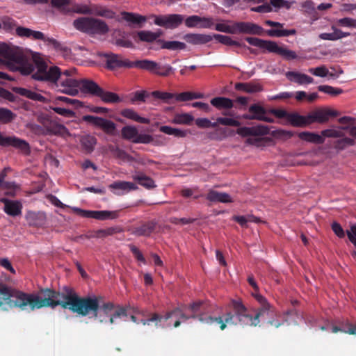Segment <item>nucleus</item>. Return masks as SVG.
<instances>
[{
    "mask_svg": "<svg viewBox=\"0 0 356 356\" xmlns=\"http://www.w3.org/2000/svg\"><path fill=\"white\" fill-rule=\"evenodd\" d=\"M0 63L8 65L13 71H19L23 75L33 74L35 80L45 81L58 92L71 96L76 95L79 91L98 97L106 104L122 102L118 94L106 91L95 81L86 79H77L74 74L76 70L72 68L60 71L57 66L49 67L39 54H34L29 58L18 51L5 44H0Z\"/></svg>",
    "mask_w": 356,
    "mask_h": 356,
    "instance_id": "nucleus-1",
    "label": "nucleus"
},
{
    "mask_svg": "<svg viewBox=\"0 0 356 356\" xmlns=\"http://www.w3.org/2000/svg\"><path fill=\"white\" fill-rule=\"evenodd\" d=\"M63 290L60 293L49 288L42 289L38 294L35 309L61 306L63 309H67L82 316L92 314L95 319L101 323L109 322L111 312L115 307L114 303L107 302L100 305L96 296L80 297L72 289L64 287Z\"/></svg>",
    "mask_w": 356,
    "mask_h": 356,
    "instance_id": "nucleus-2",
    "label": "nucleus"
},
{
    "mask_svg": "<svg viewBox=\"0 0 356 356\" xmlns=\"http://www.w3.org/2000/svg\"><path fill=\"white\" fill-rule=\"evenodd\" d=\"M252 296L259 304V307L254 309V315L250 314L248 309L241 300H233L232 301V311L228 312L224 315V322L226 323V325L256 327L259 325L261 317L264 316H277L275 308L269 303L264 296L258 293H252Z\"/></svg>",
    "mask_w": 356,
    "mask_h": 356,
    "instance_id": "nucleus-3",
    "label": "nucleus"
},
{
    "mask_svg": "<svg viewBox=\"0 0 356 356\" xmlns=\"http://www.w3.org/2000/svg\"><path fill=\"white\" fill-rule=\"evenodd\" d=\"M203 306L202 302L197 301L190 304L188 307H175L165 313L164 321H167L172 317L173 314H177L179 315V320L181 319L183 321L191 318L197 319L200 323L208 325H219L220 329L224 330L226 328V323L224 322L223 317L221 316H213L204 311Z\"/></svg>",
    "mask_w": 356,
    "mask_h": 356,
    "instance_id": "nucleus-4",
    "label": "nucleus"
},
{
    "mask_svg": "<svg viewBox=\"0 0 356 356\" xmlns=\"http://www.w3.org/2000/svg\"><path fill=\"white\" fill-rule=\"evenodd\" d=\"M38 294L26 293L0 284V310L19 308L22 311L35 310Z\"/></svg>",
    "mask_w": 356,
    "mask_h": 356,
    "instance_id": "nucleus-5",
    "label": "nucleus"
},
{
    "mask_svg": "<svg viewBox=\"0 0 356 356\" xmlns=\"http://www.w3.org/2000/svg\"><path fill=\"white\" fill-rule=\"evenodd\" d=\"M245 40L250 44L262 49H265L270 53H275L282 56L286 60H293L298 58L294 51L280 47L277 44L271 40H264L258 38L247 37Z\"/></svg>",
    "mask_w": 356,
    "mask_h": 356,
    "instance_id": "nucleus-6",
    "label": "nucleus"
},
{
    "mask_svg": "<svg viewBox=\"0 0 356 356\" xmlns=\"http://www.w3.org/2000/svg\"><path fill=\"white\" fill-rule=\"evenodd\" d=\"M73 25L77 30L88 34L104 35L108 31V26L104 21L91 17L78 18Z\"/></svg>",
    "mask_w": 356,
    "mask_h": 356,
    "instance_id": "nucleus-7",
    "label": "nucleus"
},
{
    "mask_svg": "<svg viewBox=\"0 0 356 356\" xmlns=\"http://www.w3.org/2000/svg\"><path fill=\"white\" fill-rule=\"evenodd\" d=\"M269 129L267 127L259 125L256 127H243L237 129L236 133L243 136L248 137L245 143L249 145L260 147L264 145V140L261 136L268 134Z\"/></svg>",
    "mask_w": 356,
    "mask_h": 356,
    "instance_id": "nucleus-8",
    "label": "nucleus"
},
{
    "mask_svg": "<svg viewBox=\"0 0 356 356\" xmlns=\"http://www.w3.org/2000/svg\"><path fill=\"white\" fill-rule=\"evenodd\" d=\"M131 68L136 67L147 70L161 76H168L174 72V69L168 64L161 65L158 63L148 59L131 61Z\"/></svg>",
    "mask_w": 356,
    "mask_h": 356,
    "instance_id": "nucleus-9",
    "label": "nucleus"
},
{
    "mask_svg": "<svg viewBox=\"0 0 356 356\" xmlns=\"http://www.w3.org/2000/svg\"><path fill=\"white\" fill-rule=\"evenodd\" d=\"M82 120L89 124L100 129L107 135L115 136L116 134V124L110 120L90 115H83Z\"/></svg>",
    "mask_w": 356,
    "mask_h": 356,
    "instance_id": "nucleus-10",
    "label": "nucleus"
},
{
    "mask_svg": "<svg viewBox=\"0 0 356 356\" xmlns=\"http://www.w3.org/2000/svg\"><path fill=\"white\" fill-rule=\"evenodd\" d=\"M121 136L123 139L136 144H149L153 141V137L151 135L139 134L137 128L131 125H127L122 128Z\"/></svg>",
    "mask_w": 356,
    "mask_h": 356,
    "instance_id": "nucleus-11",
    "label": "nucleus"
},
{
    "mask_svg": "<svg viewBox=\"0 0 356 356\" xmlns=\"http://www.w3.org/2000/svg\"><path fill=\"white\" fill-rule=\"evenodd\" d=\"M104 62L107 69L114 70L124 67L131 68V61L122 56L115 54H104Z\"/></svg>",
    "mask_w": 356,
    "mask_h": 356,
    "instance_id": "nucleus-12",
    "label": "nucleus"
},
{
    "mask_svg": "<svg viewBox=\"0 0 356 356\" xmlns=\"http://www.w3.org/2000/svg\"><path fill=\"white\" fill-rule=\"evenodd\" d=\"M184 17L179 14L160 15L155 17L154 24L166 29H176L182 24Z\"/></svg>",
    "mask_w": 356,
    "mask_h": 356,
    "instance_id": "nucleus-13",
    "label": "nucleus"
},
{
    "mask_svg": "<svg viewBox=\"0 0 356 356\" xmlns=\"http://www.w3.org/2000/svg\"><path fill=\"white\" fill-rule=\"evenodd\" d=\"M263 28L256 24L247 22H233V34L261 35Z\"/></svg>",
    "mask_w": 356,
    "mask_h": 356,
    "instance_id": "nucleus-14",
    "label": "nucleus"
},
{
    "mask_svg": "<svg viewBox=\"0 0 356 356\" xmlns=\"http://www.w3.org/2000/svg\"><path fill=\"white\" fill-rule=\"evenodd\" d=\"M339 115V112L334 110L328 108H318L308 115L309 124L318 122L323 124L329 120L330 117H337Z\"/></svg>",
    "mask_w": 356,
    "mask_h": 356,
    "instance_id": "nucleus-15",
    "label": "nucleus"
},
{
    "mask_svg": "<svg viewBox=\"0 0 356 356\" xmlns=\"http://www.w3.org/2000/svg\"><path fill=\"white\" fill-rule=\"evenodd\" d=\"M0 145L2 147H13L24 153L29 152V145L24 140L20 139L15 136H5L0 133Z\"/></svg>",
    "mask_w": 356,
    "mask_h": 356,
    "instance_id": "nucleus-16",
    "label": "nucleus"
},
{
    "mask_svg": "<svg viewBox=\"0 0 356 356\" xmlns=\"http://www.w3.org/2000/svg\"><path fill=\"white\" fill-rule=\"evenodd\" d=\"M265 24L272 27H276L277 29H269L266 31L268 35L270 37H286L289 35H296L297 31L296 29H282L284 24L280 22H273L271 20H266Z\"/></svg>",
    "mask_w": 356,
    "mask_h": 356,
    "instance_id": "nucleus-17",
    "label": "nucleus"
},
{
    "mask_svg": "<svg viewBox=\"0 0 356 356\" xmlns=\"http://www.w3.org/2000/svg\"><path fill=\"white\" fill-rule=\"evenodd\" d=\"M1 201L4 204L3 211L7 215L12 217L22 215L23 205L20 201L7 198H2Z\"/></svg>",
    "mask_w": 356,
    "mask_h": 356,
    "instance_id": "nucleus-18",
    "label": "nucleus"
},
{
    "mask_svg": "<svg viewBox=\"0 0 356 356\" xmlns=\"http://www.w3.org/2000/svg\"><path fill=\"white\" fill-rule=\"evenodd\" d=\"M109 188L112 190L114 194L117 195H123L131 191H136L138 186L129 181H116L108 186Z\"/></svg>",
    "mask_w": 356,
    "mask_h": 356,
    "instance_id": "nucleus-19",
    "label": "nucleus"
},
{
    "mask_svg": "<svg viewBox=\"0 0 356 356\" xmlns=\"http://www.w3.org/2000/svg\"><path fill=\"white\" fill-rule=\"evenodd\" d=\"M213 35L202 33H187L184 35V40L191 44H204L213 40Z\"/></svg>",
    "mask_w": 356,
    "mask_h": 356,
    "instance_id": "nucleus-20",
    "label": "nucleus"
},
{
    "mask_svg": "<svg viewBox=\"0 0 356 356\" xmlns=\"http://www.w3.org/2000/svg\"><path fill=\"white\" fill-rule=\"evenodd\" d=\"M26 220L29 225L40 227L45 225L47 222V216L44 212L42 211H29L26 215Z\"/></svg>",
    "mask_w": 356,
    "mask_h": 356,
    "instance_id": "nucleus-21",
    "label": "nucleus"
},
{
    "mask_svg": "<svg viewBox=\"0 0 356 356\" xmlns=\"http://www.w3.org/2000/svg\"><path fill=\"white\" fill-rule=\"evenodd\" d=\"M156 222L150 220L135 227L133 234L138 236H149L155 230Z\"/></svg>",
    "mask_w": 356,
    "mask_h": 356,
    "instance_id": "nucleus-22",
    "label": "nucleus"
},
{
    "mask_svg": "<svg viewBox=\"0 0 356 356\" xmlns=\"http://www.w3.org/2000/svg\"><path fill=\"white\" fill-rule=\"evenodd\" d=\"M74 213L83 218H94L99 220H105V210L104 211H90L84 210L78 207H73Z\"/></svg>",
    "mask_w": 356,
    "mask_h": 356,
    "instance_id": "nucleus-23",
    "label": "nucleus"
},
{
    "mask_svg": "<svg viewBox=\"0 0 356 356\" xmlns=\"http://www.w3.org/2000/svg\"><path fill=\"white\" fill-rule=\"evenodd\" d=\"M286 78L291 81L296 82L300 85L309 84L314 82V79L305 74L297 72H287L286 73Z\"/></svg>",
    "mask_w": 356,
    "mask_h": 356,
    "instance_id": "nucleus-24",
    "label": "nucleus"
},
{
    "mask_svg": "<svg viewBox=\"0 0 356 356\" xmlns=\"http://www.w3.org/2000/svg\"><path fill=\"white\" fill-rule=\"evenodd\" d=\"M249 114H245L243 118L247 120H258L264 119L263 117L266 114V109L261 106L254 104L249 107Z\"/></svg>",
    "mask_w": 356,
    "mask_h": 356,
    "instance_id": "nucleus-25",
    "label": "nucleus"
},
{
    "mask_svg": "<svg viewBox=\"0 0 356 356\" xmlns=\"http://www.w3.org/2000/svg\"><path fill=\"white\" fill-rule=\"evenodd\" d=\"M207 200L212 202H232L230 195L226 193H221L214 190H210L206 197Z\"/></svg>",
    "mask_w": 356,
    "mask_h": 356,
    "instance_id": "nucleus-26",
    "label": "nucleus"
},
{
    "mask_svg": "<svg viewBox=\"0 0 356 356\" xmlns=\"http://www.w3.org/2000/svg\"><path fill=\"white\" fill-rule=\"evenodd\" d=\"M234 88L238 91H243L248 93H255L263 90V87L261 84L257 83H236Z\"/></svg>",
    "mask_w": 356,
    "mask_h": 356,
    "instance_id": "nucleus-27",
    "label": "nucleus"
},
{
    "mask_svg": "<svg viewBox=\"0 0 356 356\" xmlns=\"http://www.w3.org/2000/svg\"><path fill=\"white\" fill-rule=\"evenodd\" d=\"M13 90L24 97H26L31 100L40 102H44L46 101V98L42 96L41 94L38 93L35 91L23 88H19L16 87L13 88Z\"/></svg>",
    "mask_w": 356,
    "mask_h": 356,
    "instance_id": "nucleus-28",
    "label": "nucleus"
},
{
    "mask_svg": "<svg viewBox=\"0 0 356 356\" xmlns=\"http://www.w3.org/2000/svg\"><path fill=\"white\" fill-rule=\"evenodd\" d=\"M46 129L48 133L62 137L70 136L68 129L63 124L55 122H50L47 126Z\"/></svg>",
    "mask_w": 356,
    "mask_h": 356,
    "instance_id": "nucleus-29",
    "label": "nucleus"
},
{
    "mask_svg": "<svg viewBox=\"0 0 356 356\" xmlns=\"http://www.w3.org/2000/svg\"><path fill=\"white\" fill-rule=\"evenodd\" d=\"M133 179L146 189L151 190L156 187L154 181L144 173L138 172L133 176Z\"/></svg>",
    "mask_w": 356,
    "mask_h": 356,
    "instance_id": "nucleus-30",
    "label": "nucleus"
},
{
    "mask_svg": "<svg viewBox=\"0 0 356 356\" xmlns=\"http://www.w3.org/2000/svg\"><path fill=\"white\" fill-rule=\"evenodd\" d=\"M332 33H323L319 35V38L324 40H337L339 39L350 35V33L343 32L341 30L337 29L334 26H332Z\"/></svg>",
    "mask_w": 356,
    "mask_h": 356,
    "instance_id": "nucleus-31",
    "label": "nucleus"
},
{
    "mask_svg": "<svg viewBox=\"0 0 356 356\" xmlns=\"http://www.w3.org/2000/svg\"><path fill=\"white\" fill-rule=\"evenodd\" d=\"M298 137L302 140L317 145L323 144L325 141L324 138L322 136V134L319 135L309 131L300 132L298 134Z\"/></svg>",
    "mask_w": 356,
    "mask_h": 356,
    "instance_id": "nucleus-32",
    "label": "nucleus"
},
{
    "mask_svg": "<svg viewBox=\"0 0 356 356\" xmlns=\"http://www.w3.org/2000/svg\"><path fill=\"white\" fill-rule=\"evenodd\" d=\"M287 120L293 127H302L309 124L308 115L305 117L298 113H290Z\"/></svg>",
    "mask_w": 356,
    "mask_h": 356,
    "instance_id": "nucleus-33",
    "label": "nucleus"
},
{
    "mask_svg": "<svg viewBox=\"0 0 356 356\" xmlns=\"http://www.w3.org/2000/svg\"><path fill=\"white\" fill-rule=\"evenodd\" d=\"M211 104L219 110L230 109L234 106L233 101L224 97H217L211 99Z\"/></svg>",
    "mask_w": 356,
    "mask_h": 356,
    "instance_id": "nucleus-34",
    "label": "nucleus"
},
{
    "mask_svg": "<svg viewBox=\"0 0 356 356\" xmlns=\"http://www.w3.org/2000/svg\"><path fill=\"white\" fill-rule=\"evenodd\" d=\"M108 150L112 154L113 157L124 162L132 161L134 160L131 155L127 154L124 150L120 149L118 146L110 145L108 146Z\"/></svg>",
    "mask_w": 356,
    "mask_h": 356,
    "instance_id": "nucleus-35",
    "label": "nucleus"
},
{
    "mask_svg": "<svg viewBox=\"0 0 356 356\" xmlns=\"http://www.w3.org/2000/svg\"><path fill=\"white\" fill-rule=\"evenodd\" d=\"M120 231L121 229L118 227H111L106 229H98L94 232V234H92L90 236L81 235L79 237L86 238H90L91 237L104 238L108 236H112L114 234L120 232Z\"/></svg>",
    "mask_w": 356,
    "mask_h": 356,
    "instance_id": "nucleus-36",
    "label": "nucleus"
},
{
    "mask_svg": "<svg viewBox=\"0 0 356 356\" xmlns=\"http://www.w3.org/2000/svg\"><path fill=\"white\" fill-rule=\"evenodd\" d=\"M80 143L82 148L87 153L92 152L97 143V138L91 135H85L81 137Z\"/></svg>",
    "mask_w": 356,
    "mask_h": 356,
    "instance_id": "nucleus-37",
    "label": "nucleus"
},
{
    "mask_svg": "<svg viewBox=\"0 0 356 356\" xmlns=\"http://www.w3.org/2000/svg\"><path fill=\"white\" fill-rule=\"evenodd\" d=\"M121 115L126 118L133 120L139 123L149 124L150 122L149 119L140 116L136 111L131 108L122 110Z\"/></svg>",
    "mask_w": 356,
    "mask_h": 356,
    "instance_id": "nucleus-38",
    "label": "nucleus"
},
{
    "mask_svg": "<svg viewBox=\"0 0 356 356\" xmlns=\"http://www.w3.org/2000/svg\"><path fill=\"white\" fill-rule=\"evenodd\" d=\"M159 131L168 135H172L177 138H185L189 133V131L187 129L182 130L170 126H161L159 128Z\"/></svg>",
    "mask_w": 356,
    "mask_h": 356,
    "instance_id": "nucleus-39",
    "label": "nucleus"
},
{
    "mask_svg": "<svg viewBox=\"0 0 356 356\" xmlns=\"http://www.w3.org/2000/svg\"><path fill=\"white\" fill-rule=\"evenodd\" d=\"M160 35V32L154 33L150 31H140L136 33V36L138 37V40L146 42H152L157 40Z\"/></svg>",
    "mask_w": 356,
    "mask_h": 356,
    "instance_id": "nucleus-40",
    "label": "nucleus"
},
{
    "mask_svg": "<svg viewBox=\"0 0 356 356\" xmlns=\"http://www.w3.org/2000/svg\"><path fill=\"white\" fill-rule=\"evenodd\" d=\"M122 18L129 22L134 24H140L146 21V17L134 13L122 12Z\"/></svg>",
    "mask_w": 356,
    "mask_h": 356,
    "instance_id": "nucleus-41",
    "label": "nucleus"
},
{
    "mask_svg": "<svg viewBox=\"0 0 356 356\" xmlns=\"http://www.w3.org/2000/svg\"><path fill=\"white\" fill-rule=\"evenodd\" d=\"M157 42L162 44V49H166L170 50H182L185 49L186 47V45L184 42L179 41H165L162 40H159Z\"/></svg>",
    "mask_w": 356,
    "mask_h": 356,
    "instance_id": "nucleus-42",
    "label": "nucleus"
},
{
    "mask_svg": "<svg viewBox=\"0 0 356 356\" xmlns=\"http://www.w3.org/2000/svg\"><path fill=\"white\" fill-rule=\"evenodd\" d=\"M194 120V118L189 113L176 114L172 120V122L175 124L190 125Z\"/></svg>",
    "mask_w": 356,
    "mask_h": 356,
    "instance_id": "nucleus-43",
    "label": "nucleus"
},
{
    "mask_svg": "<svg viewBox=\"0 0 356 356\" xmlns=\"http://www.w3.org/2000/svg\"><path fill=\"white\" fill-rule=\"evenodd\" d=\"M202 97V94L193 92H184L177 95L175 94V100L177 102H186L195 99H200Z\"/></svg>",
    "mask_w": 356,
    "mask_h": 356,
    "instance_id": "nucleus-44",
    "label": "nucleus"
},
{
    "mask_svg": "<svg viewBox=\"0 0 356 356\" xmlns=\"http://www.w3.org/2000/svg\"><path fill=\"white\" fill-rule=\"evenodd\" d=\"M213 38H215L221 44H223L227 46H235L238 47H241L243 46V44L238 42L232 39L231 37L227 35H223L220 34H213Z\"/></svg>",
    "mask_w": 356,
    "mask_h": 356,
    "instance_id": "nucleus-45",
    "label": "nucleus"
},
{
    "mask_svg": "<svg viewBox=\"0 0 356 356\" xmlns=\"http://www.w3.org/2000/svg\"><path fill=\"white\" fill-rule=\"evenodd\" d=\"M34 40H40L51 44L55 48H58L60 45L59 42L51 38H47L42 32L32 30L31 37Z\"/></svg>",
    "mask_w": 356,
    "mask_h": 356,
    "instance_id": "nucleus-46",
    "label": "nucleus"
},
{
    "mask_svg": "<svg viewBox=\"0 0 356 356\" xmlns=\"http://www.w3.org/2000/svg\"><path fill=\"white\" fill-rule=\"evenodd\" d=\"M113 310V313L111 314V316L109 318V323L111 324L114 323L115 319L117 318L127 316V309L122 306L119 305H115V307Z\"/></svg>",
    "mask_w": 356,
    "mask_h": 356,
    "instance_id": "nucleus-47",
    "label": "nucleus"
},
{
    "mask_svg": "<svg viewBox=\"0 0 356 356\" xmlns=\"http://www.w3.org/2000/svg\"><path fill=\"white\" fill-rule=\"evenodd\" d=\"M355 144V141L354 139L344 137L341 139L337 140L334 143V148L339 150H343L346 149L348 146H353Z\"/></svg>",
    "mask_w": 356,
    "mask_h": 356,
    "instance_id": "nucleus-48",
    "label": "nucleus"
},
{
    "mask_svg": "<svg viewBox=\"0 0 356 356\" xmlns=\"http://www.w3.org/2000/svg\"><path fill=\"white\" fill-rule=\"evenodd\" d=\"M152 95L157 99L163 100L165 103L170 104L172 99L175 98V94L167 92H161L159 90L153 91Z\"/></svg>",
    "mask_w": 356,
    "mask_h": 356,
    "instance_id": "nucleus-49",
    "label": "nucleus"
},
{
    "mask_svg": "<svg viewBox=\"0 0 356 356\" xmlns=\"http://www.w3.org/2000/svg\"><path fill=\"white\" fill-rule=\"evenodd\" d=\"M318 90L321 92L329 94L333 96L340 95L343 92V90L338 88H334L330 86L322 85L318 87Z\"/></svg>",
    "mask_w": 356,
    "mask_h": 356,
    "instance_id": "nucleus-50",
    "label": "nucleus"
},
{
    "mask_svg": "<svg viewBox=\"0 0 356 356\" xmlns=\"http://www.w3.org/2000/svg\"><path fill=\"white\" fill-rule=\"evenodd\" d=\"M148 316L149 318L146 319L148 325L151 322H154L156 327H165V325H161L162 320H164V316H161L157 313H151Z\"/></svg>",
    "mask_w": 356,
    "mask_h": 356,
    "instance_id": "nucleus-51",
    "label": "nucleus"
},
{
    "mask_svg": "<svg viewBox=\"0 0 356 356\" xmlns=\"http://www.w3.org/2000/svg\"><path fill=\"white\" fill-rule=\"evenodd\" d=\"M217 125L222 124L226 126L238 127L240 126V122L233 118H222L219 117L216 119Z\"/></svg>",
    "mask_w": 356,
    "mask_h": 356,
    "instance_id": "nucleus-52",
    "label": "nucleus"
},
{
    "mask_svg": "<svg viewBox=\"0 0 356 356\" xmlns=\"http://www.w3.org/2000/svg\"><path fill=\"white\" fill-rule=\"evenodd\" d=\"M308 71L312 74L320 77H325L329 74V71L325 65H321L316 68H309Z\"/></svg>",
    "mask_w": 356,
    "mask_h": 356,
    "instance_id": "nucleus-53",
    "label": "nucleus"
},
{
    "mask_svg": "<svg viewBox=\"0 0 356 356\" xmlns=\"http://www.w3.org/2000/svg\"><path fill=\"white\" fill-rule=\"evenodd\" d=\"M15 118L13 113L6 108H0V121L5 123L12 121Z\"/></svg>",
    "mask_w": 356,
    "mask_h": 356,
    "instance_id": "nucleus-54",
    "label": "nucleus"
},
{
    "mask_svg": "<svg viewBox=\"0 0 356 356\" xmlns=\"http://www.w3.org/2000/svg\"><path fill=\"white\" fill-rule=\"evenodd\" d=\"M195 122V124L202 129L217 127V122H211L207 118H197Z\"/></svg>",
    "mask_w": 356,
    "mask_h": 356,
    "instance_id": "nucleus-55",
    "label": "nucleus"
},
{
    "mask_svg": "<svg viewBox=\"0 0 356 356\" xmlns=\"http://www.w3.org/2000/svg\"><path fill=\"white\" fill-rule=\"evenodd\" d=\"M197 188H183L181 191V195L186 198L193 197L194 199H198L199 197H202V195L201 194L197 193Z\"/></svg>",
    "mask_w": 356,
    "mask_h": 356,
    "instance_id": "nucleus-56",
    "label": "nucleus"
},
{
    "mask_svg": "<svg viewBox=\"0 0 356 356\" xmlns=\"http://www.w3.org/2000/svg\"><path fill=\"white\" fill-rule=\"evenodd\" d=\"M233 22H229V24L218 23L216 25L215 29L218 31L226 33L233 34Z\"/></svg>",
    "mask_w": 356,
    "mask_h": 356,
    "instance_id": "nucleus-57",
    "label": "nucleus"
},
{
    "mask_svg": "<svg viewBox=\"0 0 356 356\" xmlns=\"http://www.w3.org/2000/svg\"><path fill=\"white\" fill-rule=\"evenodd\" d=\"M70 0H51V6L60 11H65L70 5Z\"/></svg>",
    "mask_w": 356,
    "mask_h": 356,
    "instance_id": "nucleus-58",
    "label": "nucleus"
},
{
    "mask_svg": "<svg viewBox=\"0 0 356 356\" xmlns=\"http://www.w3.org/2000/svg\"><path fill=\"white\" fill-rule=\"evenodd\" d=\"M200 22V16L191 15L188 17L185 20V25L188 28H198Z\"/></svg>",
    "mask_w": 356,
    "mask_h": 356,
    "instance_id": "nucleus-59",
    "label": "nucleus"
},
{
    "mask_svg": "<svg viewBox=\"0 0 356 356\" xmlns=\"http://www.w3.org/2000/svg\"><path fill=\"white\" fill-rule=\"evenodd\" d=\"M51 109L56 113L57 114H59L62 116L67 117V118H72L74 117L75 113L73 111L65 108H62L60 106H52Z\"/></svg>",
    "mask_w": 356,
    "mask_h": 356,
    "instance_id": "nucleus-60",
    "label": "nucleus"
},
{
    "mask_svg": "<svg viewBox=\"0 0 356 356\" xmlns=\"http://www.w3.org/2000/svg\"><path fill=\"white\" fill-rule=\"evenodd\" d=\"M323 138H340L343 136V133L335 129H325L321 131Z\"/></svg>",
    "mask_w": 356,
    "mask_h": 356,
    "instance_id": "nucleus-61",
    "label": "nucleus"
},
{
    "mask_svg": "<svg viewBox=\"0 0 356 356\" xmlns=\"http://www.w3.org/2000/svg\"><path fill=\"white\" fill-rule=\"evenodd\" d=\"M129 249H130L131 252L133 253L135 258L138 261L145 264L146 259H145L144 256L143 255L141 252L139 250V249L136 246H135L134 245H132V244L129 245Z\"/></svg>",
    "mask_w": 356,
    "mask_h": 356,
    "instance_id": "nucleus-62",
    "label": "nucleus"
},
{
    "mask_svg": "<svg viewBox=\"0 0 356 356\" xmlns=\"http://www.w3.org/2000/svg\"><path fill=\"white\" fill-rule=\"evenodd\" d=\"M58 102H63L65 104H72L78 106L81 102L77 99L68 98L64 96H56L55 97L56 104H58Z\"/></svg>",
    "mask_w": 356,
    "mask_h": 356,
    "instance_id": "nucleus-63",
    "label": "nucleus"
},
{
    "mask_svg": "<svg viewBox=\"0 0 356 356\" xmlns=\"http://www.w3.org/2000/svg\"><path fill=\"white\" fill-rule=\"evenodd\" d=\"M338 24L342 26L355 27L356 28V19L350 17H344L339 19L337 22Z\"/></svg>",
    "mask_w": 356,
    "mask_h": 356,
    "instance_id": "nucleus-64",
    "label": "nucleus"
}]
</instances>
